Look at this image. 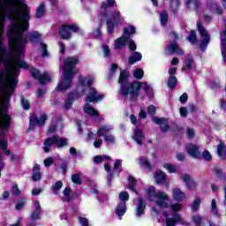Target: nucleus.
Here are the masks:
<instances>
[{
	"mask_svg": "<svg viewBox=\"0 0 226 226\" xmlns=\"http://www.w3.org/2000/svg\"><path fill=\"white\" fill-rule=\"evenodd\" d=\"M26 0H0V125H11V117L6 112L11 94L17 87V77L20 75V68L27 70L26 62H22L26 45L29 41H40L41 34L29 29V7L24 4Z\"/></svg>",
	"mask_w": 226,
	"mask_h": 226,
	"instance_id": "1",
	"label": "nucleus"
},
{
	"mask_svg": "<svg viewBox=\"0 0 226 226\" xmlns=\"http://www.w3.org/2000/svg\"><path fill=\"white\" fill-rule=\"evenodd\" d=\"M118 82L121 84L119 90L120 96L124 98V100H137V98H139V92L140 89L151 91V87L147 83H140L138 81L126 83L128 82V72L126 71H122L120 72Z\"/></svg>",
	"mask_w": 226,
	"mask_h": 226,
	"instance_id": "2",
	"label": "nucleus"
},
{
	"mask_svg": "<svg viewBox=\"0 0 226 226\" xmlns=\"http://www.w3.org/2000/svg\"><path fill=\"white\" fill-rule=\"evenodd\" d=\"M94 83V77L93 76H88L87 78L79 77L76 87L78 91L77 98L84 96V94H86V91H88L85 102L89 103H98V102H102V99L105 98V95L98 94L94 87H91Z\"/></svg>",
	"mask_w": 226,
	"mask_h": 226,
	"instance_id": "3",
	"label": "nucleus"
},
{
	"mask_svg": "<svg viewBox=\"0 0 226 226\" xmlns=\"http://www.w3.org/2000/svg\"><path fill=\"white\" fill-rule=\"evenodd\" d=\"M79 63V57L70 56L67 57L64 64V79L59 82L56 89L58 91H67L73 84V75H75V66Z\"/></svg>",
	"mask_w": 226,
	"mask_h": 226,
	"instance_id": "4",
	"label": "nucleus"
},
{
	"mask_svg": "<svg viewBox=\"0 0 226 226\" xmlns=\"http://www.w3.org/2000/svg\"><path fill=\"white\" fill-rule=\"evenodd\" d=\"M147 197L149 202H154V200H156L155 207H153V211L155 213V215H158V209H156L157 207H160V209L169 207L170 199L167 193L161 191L156 192V189L153 185L148 187Z\"/></svg>",
	"mask_w": 226,
	"mask_h": 226,
	"instance_id": "5",
	"label": "nucleus"
},
{
	"mask_svg": "<svg viewBox=\"0 0 226 226\" xmlns=\"http://www.w3.org/2000/svg\"><path fill=\"white\" fill-rule=\"evenodd\" d=\"M170 209L173 215L171 216L167 212H163L162 215L166 220V226H176L177 223H180L181 225H185L186 222L181 215L176 214L178 213V211H181L183 209V204L181 203H174L170 205Z\"/></svg>",
	"mask_w": 226,
	"mask_h": 226,
	"instance_id": "6",
	"label": "nucleus"
},
{
	"mask_svg": "<svg viewBox=\"0 0 226 226\" xmlns=\"http://www.w3.org/2000/svg\"><path fill=\"white\" fill-rule=\"evenodd\" d=\"M107 19L108 33L112 34L114 33V28L119 24H123L124 18L121 16L119 10H115L109 13V11H106V16L101 14V20Z\"/></svg>",
	"mask_w": 226,
	"mask_h": 226,
	"instance_id": "7",
	"label": "nucleus"
},
{
	"mask_svg": "<svg viewBox=\"0 0 226 226\" xmlns=\"http://www.w3.org/2000/svg\"><path fill=\"white\" fill-rule=\"evenodd\" d=\"M51 146H56L59 149L68 146V139L66 138L60 137L59 135L52 136L44 141V152L49 153Z\"/></svg>",
	"mask_w": 226,
	"mask_h": 226,
	"instance_id": "8",
	"label": "nucleus"
},
{
	"mask_svg": "<svg viewBox=\"0 0 226 226\" xmlns=\"http://www.w3.org/2000/svg\"><path fill=\"white\" fill-rule=\"evenodd\" d=\"M131 34H135V26L129 25L128 27L124 28L123 36L115 41V49H123L126 41L130 40Z\"/></svg>",
	"mask_w": 226,
	"mask_h": 226,
	"instance_id": "9",
	"label": "nucleus"
},
{
	"mask_svg": "<svg viewBox=\"0 0 226 226\" xmlns=\"http://www.w3.org/2000/svg\"><path fill=\"white\" fill-rule=\"evenodd\" d=\"M197 28H198V31H199L201 38H203L201 40L200 49L204 52V50H206V49H207V45H209V41H211V35L208 34L207 31L205 30L204 26H202V23L198 22Z\"/></svg>",
	"mask_w": 226,
	"mask_h": 226,
	"instance_id": "10",
	"label": "nucleus"
},
{
	"mask_svg": "<svg viewBox=\"0 0 226 226\" xmlns=\"http://www.w3.org/2000/svg\"><path fill=\"white\" fill-rule=\"evenodd\" d=\"M72 31L77 33L79 31V26L77 25H64L59 29V34L63 40H70V38H72Z\"/></svg>",
	"mask_w": 226,
	"mask_h": 226,
	"instance_id": "11",
	"label": "nucleus"
},
{
	"mask_svg": "<svg viewBox=\"0 0 226 226\" xmlns=\"http://www.w3.org/2000/svg\"><path fill=\"white\" fill-rule=\"evenodd\" d=\"M31 75L34 79H37L39 84H47L52 80V75H50V73L45 72L41 74L38 69H33L31 71Z\"/></svg>",
	"mask_w": 226,
	"mask_h": 226,
	"instance_id": "12",
	"label": "nucleus"
},
{
	"mask_svg": "<svg viewBox=\"0 0 226 226\" xmlns=\"http://www.w3.org/2000/svg\"><path fill=\"white\" fill-rule=\"evenodd\" d=\"M166 54L168 56H171V54H178L179 56H183V49L179 48V45H177L176 41H172L166 47Z\"/></svg>",
	"mask_w": 226,
	"mask_h": 226,
	"instance_id": "13",
	"label": "nucleus"
},
{
	"mask_svg": "<svg viewBox=\"0 0 226 226\" xmlns=\"http://www.w3.org/2000/svg\"><path fill=\"white\" fill-rule=\"evenodd\" d=\"M185 151L192 158H200V151H199V147L195 144H187L185 146Z\"/></svg>",
	"mask_w": 226,
	"mask_h": 226,
	"instance_id": "14",
	"label": "nucleus"
},
{
	"mask_svg": "<svg viewBox=\"0 0 226 226\" xmlns=\"http://www.w3.org/2000/svg\"><path fill=\"white\" fill-rule=\"evenodd\" d=\"M207 10H208V11H211V13H214V15H222L223 11L222 10V7H220V5H218V4L215 2H208L207 4Z\"/></svg>",
	"mask_w": 226,
	"mask_h": 226,
	"instance_id": "15",
	"label": "nucleus"
},
{
	"mask_svg": "<svg viewBox=\"0 0 226 226\" xmlns=\"http://www.w3.org/2000/svg\"><path fill=\"white\" fill-rule=\"evenodd\" d=\"M221 51L224 63L226 62V23L225 28L221 32Z\"/></svg>",
	"mask_w": 226,
	"mask_h": 226,
	"instance_id": "16",
	"label": "nucleus"
},
{
	"mask_svg": "<svg viewBox=\"0 0 226 226\" xmlns=\"http://www.w3.org/2000/svg\"><path fill=\"white\" fill-rule=\"evenodd\" d=\"M153 121L155 123V124H160L162 132H167V130H169V120H167V118H158L156 117H153Z\"/></svg>",
	"mask_w": 226,
	"mask_h": 226,
	"instance_id": "17",
	"label": "nucleus"
},
{
	"mask_svg": "<svg viewBox=\"0 0 226 226\" xmlns=\"http://www.w3.org/2000/svg\"><path fill=\"white\" fill-rule=\"evenodd\" d=\"M114 4H116V0H106V2H102L101 5V15L107 17L109 8L114 6Z\"/></svg>",
	"mask_w": 226,
	"mask_h": 226,
	"instance_id": "18",
	"label": "nucleus"
},
{
	"mask_svg": "<svg viewBox=\"0 0 226 226\" xmlns=\"http://www.w3.org/2000/svg\"><path fill=\"white\" fill-rule=\"evenodd\" d=\"M144 209H146V202H144V199H138V205L136 207V216L137 218H140L142 215H144Z\"/></svg>",
	"mask_w": 226,
	"mask_h": 226,
	"instance_id": "19",
	"label": "nucleus"
},
{
	"mask_svg": "<svg viewBox=\"0 0 226 226\" xmlns=\"http://www.w3.org/2000/svg\"><path fill=\"white\" fill-rule=\"evenodd\" d=\"M186 7L193 11H200V4L199 0H185Z\"/></svg>",
	"mask_w": 226,
	"mask_h": 226,
	"instance_id": "20",
	"label": "nucleus"
},
{
	"mask_svg": "<svg viewBox=\"0 0 226 226\" xmlns=\"http://www.w3.org/2000/svg\"><path fill=\"white\" fill-rule=\"evenodd\" d=\"M112 130H114V127H112V125H102L97 131V135L98 137H105L107 136V133H110Z\"/></svg>",
	"mask_w": 226,
	"mask_h": 226,
	"instance_id": "21",
	"label": "nucleus"
},
{
	"mask_svg": "<svg viewBox=\"0 0 226 226\" xmlns=\"http://www.w3.org/2000/svg\"><path fill=\"white\" fill-rule=\"evenodd\" d=\"M79 96V92L77 91V87H76V92L74 94H71L68 95L66 101H65V109H72V105L73 103V102H75V100H77V97Z\"/></svg>",
	"mask_w": 226,
	"mask_h": 226,
	"instance_id": "22",
	"label": "nucleus"
},
{
	"mask_svg": "<svg viewBox=\"0 0 226 226\" xmlns=\"http://www.w3.org/2000/svg\"><path fill=\"white\" fill-rule=\"evenodd\" d=\"M84 112L89 116H92L93 117H98V110L94 109V108H93L91 104L87 102L84 105Z\"/></svg>",
	"mask_w": 226,
	"mask_h": 226,
	"instance_id": "23",
	"label": "nucleus"
},
{
	"mask_svg": "<svg viewBox=\"0 0 226 226\" xmlns=\"http://www.w3.org/2000/svg\"><path fill=\"white\" fill-rule=\"evenodd\" d=\"M126 213V202L120 201L116 208L117 216H123Z\"/></svg>",
	"mask_w": 226,
	"mask_h": 226,
	"instance_id": "24",
	"label": "nucleus"
},
{
	"mask_svg": "<svg viewBox=\"0 0 226 226\" xmlns=\"http://www.w3.org/2000/svg\"><path fill=\"white\" fill-rule=\"evenodd\" d=\"M133 140L137 142V144L142 145V142H144V133H142V131L140 129H136L134 131V135L132 136Z\"/></svg>",
	"mask_w": 226,
	"mask_h": 226,
	"instance_id": "25",
	"label": "nucleus"
},
{
	"mask_svg": "<svg viewBox=\"0 0 226 226\" xmlns=\"http://www.w3.org/2000/svg\"><path fill=\"white\" fill-rule=\"evenodd\" d=\"M217 153L220 158L226 160V146L222 142H220L217 146Z\"/></svg>",
	"mask_w": 226,
	"mask_h": 226,
	"instance_id": "26",
	"label": "nucleus"
},
{
	"mask_svg": "<svg viewBox=\"0 0 226 226\" xmlns=\"http://www.w3.org/2000/svg\"><path fill=\"white\" fill-rule=\"evenodd\" d=\"M154 179L157 185H162L165 183L166 176L162 170H158L154 175Z\"/></svg>",
	"mask_w": 226,
	"mask_h": 226,
	"instance_id": "27",
	"label": "nucleus"
},
{
	"mask_svg": "<svg viewBox=\"0 0 226 226\" xmlns=\"http://www.w3.org/2000/svg\"><path fill=\"white\" fill-rule=\"evenodd\" d=\"M142 60V54L139 51H135L132 56L129 57V63L130 64H135V63H138V61Z\"/></svg>",
	"mask_w": 226,
	"mask_h": 226,
	"instance_id": "28",
	"label": "nucleus"
},
{
	"mask_svg": "<svg viewBox=\"0 0 226 226\" xmlns=\"http://www.w3.org/2000/svg\"><path fill=\"white\" fill-rule=\"evenodd\" d=\"M185 192H181V189L175 188L173 189V198L175 200H183L185 199Z\"/></svg>",
	"mask_w": 226,
	"mask_h": 226,
	"instance_id": "29",
	"label": "nucleus"
},
{
	"mask_svg": "<svg viewBox=\"0 0 226 226\" xmlns=\"http://www.w3.org/2000/svg\"><path fill=\"white\" fill-rule=\"evenodd\" d=\"M33 180L40 181L41 179V173H40V164H36L33 169Z\"/></svg>",
	"mask_w": 226,
	"mask_h": 226,
	"instance_id": "30",
	"label": "nucleus"
},
{
	"mask_svg": "<svg viewBox=\"0 0 226 226\" xmlns=\"http://www.w3.org/2000/svg\"><path fill=\"white\" fill-rule=\"evenodd\" d=\"M184 64L185 66V68H187L188 70H193L195 69V61H193V58L192 57H186L185 61L184 62Z\"/></svg>",
	"mask_w": 226,
	"mask_h": 226,
	"instance_id": "31",
	"label": "nucleus"
},
{
	"mask_svg": "<svg viewBox=\"0 0 226 226\" xmlns=\"http://www.w3.org/2000/svg\"><path fill=\"white\" fill-rule=\"evenodd\" d=\"M45 15V4L41 3L37 8L35 17L36 19H41V16Z\"/></svg>",
	"mask_w": 226,
	"mask_h": 226,
	"instance_id": "32",
	"label": "nucleus"
},
{
	"mask_svg": "<svg viewBox=\"0 0 226 226\" xmlns=\"http://www.w3.org/2000/svg\"><path fill=\"white\" fill-rule=\"evenodd\" d=\"M169 21V13L167 11H162L160 14V22L162 26H167V22Z\"/></svg>",
	"mask_w": 226,
	"mask_h": 226,
	"instance_id": "33",
	"label": "nucleus"
},
{
	"mask_svg": "<svg viewBox=\"0 0 226 226\" xmlns=\"http://www.w3.org/2000/svg\"><path fill=\"white\" fill-rule=\"evenodd\" d=\"M177 85V78H176V76L170 77V79H168V87H170V89H174V87H176Z\"/></svg>",
	"mask_w": 226,
	"mask_h": 226,
	"instance_id": "34",
	"label": "nucleus"
},
{
	"mask_svg": "<svg viewBox=\"0 0 226 226\" xmlns=\"http://www.w3.org/2000/svg\"><path fill=\"white\" fill-rule=\"evenodd\" d=\"M109 160H110V156L109 155H96L94 158V162L95 163H102V162H107Z\"/></svg>",
	"mask_w": 226,
	"mask_h": 226,
	"instance_id": "35",
	"label": "nucleus"
},
{
	"mask_svg": "<svg viewBox=\"0 0 226 226\" xmlns=\"http://www.w3.org/2000/svg\"><path fill=\"white\" fill-rule=\"evenodd\" d=\"M211 213L218 216V202H216L215 199H213L211 202Z\"/></svg>",
	"mask_w": 226,
	"mask_h": 226,
	"instance_id": "36",
	"label": "nucleus"
},
{
	"mask_svg": "<svg viewBox=\"0 0 226 226\" xmlns=\"http://www.w3.org/2000/svg\"><path fill=\"white\" fill-rule=\"evenodd\" d=\"M164 169L170 172V174H176L177 168L170 163H165Z\"/></svg>",
	"mask_w": 226,
	"mask_h": 226,
	"instance_id": "37",
	"label": "nucleus"
},
{
	"mask_svg": "<svg viewBox=\"0 0 226 226\" xmlns=\"http://www.w3.org/2000/svg\"><path fill=\"white\" fill-rule=\"evenodd\" d=\"M170 8L171 11H177L179 8V0H171L170 3Z\"/></svg>",
	"mask_w": 226,
	"mask_h": 226,
	"instance_id": "38",
	"label": "nucleus"
},
{
	"mask_svg": "<svg viewBox=\"0 0 226 226\" xmlns=\"http://www.w3.org/2000/svg\"><path fill=\"white\" fill-rule=\"evenodd\" d=\"M187 40L192 45L197 43V34L195 33V31H193V30L191 31L190 35L188 36Z\"/></svg>",
	"mask_w": 226,
	"mask_h": 226,
	"instance_id": "39",
	"label": "nucleus"
},
{
	"mask_svg": "<svg viewBox=\"0 0 226 226\" xmlns=\"http://www.w3.org/2000/svg\"><path fill=\"white\" fill-rule=\"evenodd\" d=\"M128 181H129V188L132 190V192H134V193H137V190H135V178L130 176L128 177Z\"/></svg>",
	"mask_w": 226,
	"mask_h": 226,
	"instance_id": "40",
	"label": "nucleus"
},
{
	"mask_svg": "<svg viewBox=\"0 0 226 226\" xmlns=\"http://www.w3.org/2000/svg\"><path fill=\"white\" fill-rule=\"evenodd\" d=\"M69 153L72 156H76V158L82 156V153L80 151H77V148L73 147H70Z\"/></svg>",
	"mask_w": 226,
	"mask_h": 226,
	"instance_id": "41",
	"label": "nucleus"
},
{
	"mask_svg": "<svg viewBox=\"0 0 226 226\" xmlns=\"http://www.w3.org/2000/svg\"><path fill=\"white\" fill-rule=\"evenodd\" d=\"M120 202H125L129 200L130 194H128V192H122L119 194Z\"/></svg>",
	"mask_w": 226,
	"mask_h": 226,
	"instance_id": "42",
	"label": "nucleus"
},
{
	"mask_svg": "<svg viewBox=\"0 0 226 226\" xmlns=\"http://www.w3.org/2000/svg\"><path fill=\"white\" fill-rule=\"evenodd\" d=\"M133 77L138 79H142L144 77V71L142 69H136L133 72Z\"/></svg>",
	"mask_w": 226,
	"mask_h": 226,
	"instance_id": "43",
	"label": "nucleus"
},
{
	"mask_svg": "<svg viewBox=\"0 0 226 226\" xmlns=\"http://www.w3.org/2000/svg\"><path fill=\"white\" fill-rule=\"evenodd\" d=\"M36 121H38L36 115H34L30 117L29 130H34V126L37 124Z\"/></svg>",
	"mask_w": 226,
	"mask_h": 226,
	"instance_id": "44",
	"label": "nucleus"
},
{
	"mask_svg": "<svg viewBox=\"0 0 226 226\" xmlns=\"http://www.w3.org/2000/svg\"><path fill=\"white\" fill-rule=\"evenodd\" d=\"M45 121H47V115L43 114L39 118L37 117V124L39 126H43L45 124Z\"/></svg>",
	"mask_w": 226,
	"mask_h": 226,
	"instance_id": "45",
	"label": "nucleus"
},
{
	"mask_svg": "<svg viewBox=\"0 0 226 226\" xmlns=\"http://www.w3.org/2000/svg\"><path fill=\"white\" fill-rule=\"evenodd\" d=\"M70 192H71L70 188H68V187L64 190V192H63V193H64L63 200H64V202H70V200H71Z\"/></svg>",
	"mask_w": 226,
	"mask_h": 226,
	"instance_id": "46",
	"label": "nucleus"
},
{
	"mask_svg": "<svg viewBox=\"0 0 226 226\" xmlns=\"http://www.w3.org/2000/svg\"><path fill=\"white\" fill-rule=\"evenodd\" d=\"M61 188H63V182L61 181L56 182L53 187V193L55 195H57V192H59Z\"/></svg>",
	"mask_w": 226,
	"mask_h": 226,
	"instance_id": "47",
	"label": "nucleus"
},
{
	"mask_svg": "<svg viewBox=\"0 0 226 226\" xmlns=\"http://www.w3.org/2000/svg\"><path fill=\"white\" fill-rule=\"evenodd\" d=\"M72 183H75V185H81L82 184V179H80V175L79 174H74L72 176Z\"/></svg>",
	"mask_w": 226,
	"mask_h": 226,
	"instance_id": "48",
	"label": "nucleus"
},
{
	"mask_svg": "<svg viewBox=\"0 0 226 226\" xmlns=\"http://www.w3.org/2000/svg\"><path fill=\"white\" fill-rule=\"evenodd\" d=\"M200 207V199L197 198L192 207V211H197Z\"/></svg>",
	"mask_w": 226,
	"mask_h": 226,
	"instance_id": "49",
	"label": "nucleus"
},
{
	"mask_svg": "<svg viewBox=\"0 0 226 226\" xmlns=\"http://www.w3.org/2000/svg\"><path fill=\"white\" fill-rule=\"evenodd\" d=\"M123 163V160L121 159H117L114 164V169L115 170H118V172H121V170H123L121 169V164Z\"/></svg>",
	"mask_w": 226,
	"mask_h": 226,
	"instance_id": "50",
	"label": "nucleus"
},
{
	"mask_svg": "<svg viewBox=\"0 0 226 226\" xmlns=\"http://www.w3.org/2000/svg\"><path fill=\"white\" fill-rule=\"evenodd\" d=\"M79 222L81 226H91L89 220L86 217H79Z\"/></svg>",
	"mask_w": 226,
	"mask_h": 226,
	"instance_id": "51",
	"label": "nucleus"
},
{
	"mask_svg": "<svg viewBox=\"0 0 226 226\" xmlns=\"http://www.w3.org/2000/svg\"><path fill=\"white\" fill-rule=\"evenodd\" d=\"M105 139V142H107V144H114L116 138H114V135L109 134V135H106L104 136Z\"/></svg>",
	"mask_w": 226,
	"mask_h": 226,
	"instance_id": "52",
	"label": "nucleus"
},
{
	"mask_svg": "<svg viewBox=\"0 0 226 226\" xmlns=\"http://www.w3.org/2000/svg\"><path fill=\"white\" fill-rule=\"evenodd\" d=\"M41 215V212H33L31 215V220L33 222H37V220H40V215Z\"/></svg>",
	"mask_w": 226,
	"mask_h": 226,
	"instance_id": "53",
	"label": "nucleus"
},
{
	"mask_svg": "<svg viewBox=\"0 0 226 226\" xmlns=\"http://www.w3.org/2000/svg\"><path fill=\"white\" fill-rule=\"evenodd\" d=\"M192 220L196 226H202V217H200V215H194L192 217Z\"/></svg>",
	"mask_w": 226,
	"mask_h": 226,
	"instance_id": "54",
	"label": "nucleus"
},
{
	"mask_svg": "<svg viewBox=\"0 0 226 226\" xmlns=\"http://www.w3.org/2000/svg\"><path fill=\"white\" fill-rule=\"evenodd\" d=\"M102 52L104 57H109L110 56V49L107 45H102Z\"/></svg>",
	"mask_w": 226,
	"mask_h": 226,
	"instance_id": "55",
	"label": "nucleus"
},
{
	"mask_svg": "<svg viewBox=\"0 0 226 226\" xmlns=\"http://www.w3.org/2000/svg\"><path fill=\"white\" fill-rule=\"evenodd\" d=\"M21 104L25 110H29V101H27L24 97H21Z\"/></svg>",
	"mask_w": 226,
	"mask_h": 226,
	"instance_id": "56",
	"label": "nucleus"
},
{
	"mask_svg": "<svg viewBox=\"0 0 226 226\" xmlns=\"http://www.w3.org/2000/svg\"><path fill=\"white\" fill-rule=\"evenodd\" d=\"M0 147L4 150L6 151V147H8V139L3 138L0 140Z\"/></svg>",
	"mask_w": 226,
	"mask_h": 226,
	"instance_id": "57",
	"label": "nucleus"
},
{
	"mask_svg": "<svg viewBox=\"0 0 226 226\" xmlns=\"http://www.w3.org/2000/svg\"><path fill=\"white\" fill-rule=\"evenodd\" d=\"M116 70H117V64H112L109 69V77L112 78L116 75Z\"/></svg>",
	"mask_w": 226,
	"mask_h": 226,
	"instance_id": "58",
	"label": "nucleus"
},
{
	"mask_svg": "<svg viewBox=\"0 0 226 226\" xmlns=\"http://www.w3.org/2000/svg\"><path fill=\"white\" fill-rule=\"evenodd\" d=\"M212 172L216 177H222V170L218 169L217 167L213 168Z\"/></svg>",
	"mask_w": 226,
	"mask_h": 226,
	"instance_id": "59",
	"label": "nucleus"
},
{
	"mask_svg": "<svg viewBox=\"0 0 226 226\" xmlns=\"http://www.w3.org/2000/svg\"><path fill=\"white\" fill-rule=\"evenodd\" d=\"M34 212L41 213V206L40 205V201H35L34 203Z\"/></svg>",
	"mask_w": 226,
	"mask_h": 226,
	"instance_id": "60",
	"label": "nucleus"
},
{
	"mask_svg": "<svg viewBox=\"0 0 226 226\" xmlns=\"http://www.w3.org/2000/svg\"><path fill=\"white\" fill-rule=\"evenodd\" d=\"M139 163H141V165H144L145 167H147V169H151V164H149V161H147V159H146V158H140Z\"/></svg>",
	"mask_w": 226,
	"mask_h": 226,
	"instance_id": "61",
	"label": "nucleus"
},
{
	"mask_svg": "<svg viewBox=\"0 0 226 226\" xmlns=\"http://www.w3.org/2000/svg\"><path fill=\"white\" fill-rule=\"evenodd\" d=\"M127 41H129L130 50L132 51L137 50V45L135 44V41H133V40H130V37H129V40Z\"/></svg>",
	"mask_w": 226,
	"mask_h": 226,
	"instance_id": "62",
	"label": "nucleus"
},
{
	"mask_svg": "<svg viewBox=\"0 0 226 226\" xmlns=\"http://www.w3.org/2000/svg\"><path fill=\"white\" fill-rule=\"evenodd\" d=\"M41 49L42 50V57H47L49 53L47 52V44H43L41 42Z\"/></svg>",
	"mask_w": 226,
	"mask_h": 226,
	"instance_id": "63",
	"label": "nucleus"
},
{
	"mask_svg": "<svg viewBox=\"0 0 226 226\" xmlns=\"http://www.w3.org/2000/svg\"><path fill=\"white\" fill-rule=\"evenodd\" d=\"M179 102H180V103H186V102H188V94L184 93V94L179 97Z\"/></svg>",
	"mask_w": 226,
	"mask_h": 226,
	"instance_id": "64",
	"label": "nucleus"
}]
</instances>
